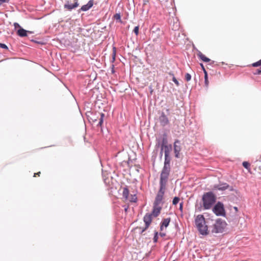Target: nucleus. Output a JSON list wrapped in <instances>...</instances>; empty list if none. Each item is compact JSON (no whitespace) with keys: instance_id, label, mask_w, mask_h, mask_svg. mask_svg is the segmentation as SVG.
<instances>
[{"instance_id":"nucleus-1","label":"nucleus","mask_w":261,"mask_h":261,"mask_svg":"<svg viewBox=\"0 0 261 261\" xmlns=\"http://www.w3.org/2000/svg\"><path fill=\"white\" fill-rule=\"evenodd\" d=\"M196 226L200 234L206 236L208 234V227L205 224V220L203 215H198L195 219Z\"/></svg>"},{"instance_id":"nucleus-2","label":"nucleus","mask_w":261,"mask_h":261,"mask_svg":"<svg viewBox=\"0 0 261 261\" xmlns=\"http://www.w3.org/2000/svg\"><path fill=\"white\" fill-rule=\"evenodd\" d=\"M202 200L204 210L210 209L216 201V196L212 192L204 193L202 195Z\"/></svg>"},{"instance_id":"nucleus-3","label":"nucleus","mask_w":261,"mask_h":261,"mask_svg":"<svg viewBox=\"0 0 261 261\" xmlns=\"http://www.w3.org/2000/svg\"><path fill=\"white\" fill-rule=\"evenodd\" d=\"M227 223L225 220L218 218L216 220L215 223L213 225L212 232L215 233H222Z\"/></svg>"},{"instance_id":"nucleus-4","label":"nucleus","mask_w":261,"mask_h":261,"mask_svg":"<svg viewBox=\"0 0 261 261\" xmlns=\"http://www.w3.org/2000/svg\"><path fill=\"white\" fill-rule=\"evenodd\" d=\"M213 212L217 216L225 217L226 212L222 202L218 201L213 207Z\"/></svg>"},{"instance_id":"nucleus-5","label":"nucleus","mask_w":261,"mask_h":261,"mask_svg":"<svg viewBox=\"0 0 261 261\" xmlns=\"http://www.w3.org/2000/svg\"><path fill=\"white\" fill-rule=\"evenodd\" d=\"M171 170V166L164 165L160 174V180L168 181Z\"/></svg>"},{"instance_id":"nucleus-6","label":"nucleus","mask_w":261,"mask_h":261,"mask_svg":"<svg viewBox=\"0 0 261 261\" xmlns=\"http://www.w3.org/2000/svg\"><path fill=\"white\" fill-rule=\"evenodd\" d=\"M156 141L155 146L158 147L161 146L163 148V146L168 145L167 134L164 133L160 138L156 139Z\"/></svg>"},{"instance_id":"nucleus-7","label":"nucleus","mask_w":261,"mask_h":261,"mask_svg":"<svg viewBox=\"0 0 261 261\" xmlns=\"http://www.w3.org/2000/svg\"><path fill=\"white\" fill-rule=\"evenodd\" d=\"M229 188V185L226 182H220L219 184L214 185L213 190L224 191Z\"/></svg>"},{"instance_id":"nucleus-8","label":"nucleus","mask_w":261,"mask_h":261,"mask_svg":"<svg viewBox=\"0 0 261 261\" xmlns=\"http://www.w3.org/2000/svg\"><path fill=\"white\" fill-rule=\"evenodd\" d=\"M159 121L161 126L165 127L169 124V120L164 112H162L159 117Z\"/></svg>"},{"instance_id":"nucleus-9","label":"nucleus","mask_w":261,"mask_h":261,"mask_svg":"<svg viewBox=\"0 0 261 261\" xmlns=\"http://www.w3.org/2000/svg\"><path fill=\"white\" fill-rule=\"evenodd\" d=\"M177 144H180V141L178 140H176L174 142V152L175 153V157L176 158H179V152L181 150L180 145H178Z\"/></svg>"},{"instance_id":"nucleus-10","label":"nucleus","mask_w":261,"mask_h":261,"mask_svg":"<svg viewBox=\"0 0 261 261\" xmlns=\"http://www.w3.org/2000/svg\"><path fill=\"white\" fill-rule=\"evenodd\" d=\"M160 204H155V202H153V210L150 214H152V216H153L154 217H156L159 216L161 212V210L162 209V207L159 206Z\"/></svg>"},{"instance_id":"nucleus-11","label":"nucleus","mask_w":261,"mask_h":261,"mask_svg":"<svg viewBox=\"0 0 261 261\" xmlns=\"http://www.w3.org/2000/svg\"><path fill=\"white\" fill-rule=\"evenodd\" d=\"M164 194V193L160 192L159 191H158L154 200L155 204H160L161 203H163V199Z\"/></svg>"},{"instance_id":"nucleus-12","label":"nucleus","mask_w":261,"mask_h":261,"mask_svg":"<svg viewBox=\"0 0 261 261\" xmlns=\"http://www.w3.org/2000/svg\"><path fill=\"white\" fill-rule=\"evenodd\" d=\"M143 221L145 223L146 227H149L151 221H152V214L147 213L143 217Z\"/></svg>"},{"instance_id":"nucleus-13","label":"nucleus","mask_w":261,"mask_h":261,"mask_svg":"<svg viewBox=\"0 0 261 261\" xmlns=\"http://www.w3.org/2000/svg\"><path fill=\"white\" fill-rule=\"evenodd\" d=\"M94 0H89L88 3L82 6L81 8V11H87L89 10L93 5Z\"/></svg>"},{"instance_id":"nucleus-14","label":"nucleus","mask_w":261,"mask_h":261,"mask_svg":"<svg viewBox=\"0 0 261 261\" xmlns=\"http://www.w3.org/2000/svg\"><path fill=\"white\" fill-rule=\"evenodd\" d=\"M78 6V0H74V3L73 4L67 3L65 4L64 8L68 10H71L73 9L76 8Z\"/></svg>"},{"instance_id":"nucleus-15","label":"nucleus","mask_w":261,"mask_h":261,"mask_svg":"<svg viewBox=\"0 0 261 261\" xmlns=\"http://www.w3.org/2000/svg\"><path fill=\"white\" fill-rule=\"evenodd\" d=\"M28 32H29V31L25 30V29L20 28L17 30V34L19 37H24L28 36Z\"/></svg>"},{"instance_id":"nucleus-16","label":"nucleus","mask_w":261,"mask_h":261,"mask_svg":"<svg viewBox=\"0 0 261 261\" xmlns=\"http://www.w3.org/2000/svg\"><path fill=\"white\" fill-rule=\"evenodd\" d=\"M167 182V181L160 179V192L165 193Z\"/></svg>"},{"instance_id":"nucleus-17","label":"nucleus","mask_w":261,"mask_h":261,"mask_svg":"<svg viewBox=\"0 0 261 261\" xmlns=\"http://www.w3.org/2000/svg\"><path fill=\"white\" fill-rule=\"evenodd\" d=\"M197 56L199 58V59H200L202 61L204 62H208L211 61V60L208 58L206 57L200 51L198 52Z\"/></svg>"},{"instance_id":"nucleus-18","label":"nucleus","mask_w":261,"mask_h":261,"mask_svg":"<svg viewBox=\"0 0 261 261\" xmlns=\"http://www.w3.org/2000/svg\"><path fill=\"white\" fill-rule=\"evenodd\" d=\"M172 149V146L171 144H168L167 145L163 146V150L164 149L165 155L170 154V153Z\"/></svg>"},{"instance_id":"nucleus-19","label":"nucleus","mask_w":261,"mask_h":261,"mask_svg":"<svg viewBox=\"0 0 261 261\" xmlns=\"http://www.w3.org/2000/svg\"><path fill=\"white\" fill-rule=\"evenodd\" d=\"M171 160V158L170 154L165 155V160H164V165L171 166L170 165Z\"/></svg>"},{"instance_id":"nucleus-20","label":"nucleus","mask_w":261,"mask_h":261,"mask_svg":"<svg viewBox=\"0 0 261 261\" xmlns=\"http://www.w3.org/2000/svg\"><path fill=\"white\" fill-rule=\"evenodd\" d=\"M129 195V190L127 187H125L123 190L122 196L125 199L128 198Z\"/></svg>"},{"instance_id":"nucleus-21","label":"nucleus","mask_w":261,"mask_h":261,"mask_svg":"<svg viewBox=\"0 0 261 261\" xmlns=\"http://www.w3.org/2000/svg\"><path fill=\"white\" fill-rule=\"evenodd\" d=\"M100 116V118H99V122L97 125V126H101L103 122V118L105 116V114L102 113H99Z\"/></svg>"},{"instance_id":"nucleus-22","label":"nucleus","mask_w":261,"mask_h":261,"mask_svg":"<svg viewBox=\"0 0 261 261\" xmlns=\"http://www.w3.org/2000/svg\"><path fill=\"white\" fill-rule=\"evenodd\" d=\"M171 221L170 218H167L166 219H164L163 221L162 222L161 224L165 227H167Z\"/></svg>"},{"instance_id":"nucleus-23","label":"nucleus","mask_w":261,"mask_h":261,"mask_svg":"<svg viewBox=\"0 0 261 261\" xmlns=\"http://www.w3.org/2000/svg\"><path fill=\"white\" fill-rule=\"evenodd\" d=\"M208 74L207 71H205L204 73V85L206 88L208 87Z\"/></svg>"},{"instance_id":"nucleus-24","label":"nucleus","mask_w":261,"mask_h":261,"mask_svg":"<svg viewBox=\"0 0 261 261\" xmlns=\"http://www.w3.org/2000/svg\"><path fill=\"white\" fill-rule=\"evenodd\" d=\"M179 201V198L178 197H174L173 199L172 204L173 205H176Z\"/></svg>"},{"instance_id":"nucleus-25","label":"nucleus","mask_w":261,"mask_h":261,"mask_svg":"<svg viewBox=\"0 0 261 261\" xmlns=\"http://www.w3.org/2000/svg\"><path fill=\"white\" fill-rule=\"evenodd\" d=\"M158 240V232L157 231L154 232V237L153 238V241L154 243H157Z\"/></svg>"},{"instance_id":"nucleus-26","label":"nucleus","mask_w":261,"mask_h":261,"mask_svg":"<svg viewBox=\"0 0 261 261\" xmlns=\"http://www.w3.org/2000/svg\"><path fill=\"white\" fill-rule=\"evenodd\" d=\"M252 66L253 67H258L261 66V59L252 64Z\"/></svg>"},{"instance_id":"nucleus-27","label":"nucleus","mask_w":261,"mask_h":261,"mask_svg":"<svg viewBox=\"0 0 261 261\" xmlns=\"http://www.w3.org/2000/svg\"><path fill=\"white\" fill-rule=\"evenodd\" d=\"M242 165L243 167L246 169H248L250 167V164L247 162H243Z\"/></svg>"},{"instance_id":"nucleus-28","label":"nucleus","mask_w":261,"mask_h":261,"mask_svg":"<svg viewBox=\"0 0 261 261\" xmlns=\"http://www.w3.org/2000/svg\"><path fill=\"white\" fill-rule=\"evenodd\" d=\"M137 196L135 194L134 195H131V198L130 199H129V201L130 202H135L137 201Z\"/></svg>"},{"instance_id":"nucleus-29","label":"nucleus","mask_w":261,"mask_h":261,"mask_svg":"<svg viewBox=\"0 0 261 261\" xmlns=\"http://www.w3.org/2000/svg\"><path fill=\"white\" fill-rule=\"evenodd\" d=\"M114 17L116 20H119L120 22H121V15L120 13H116L114 15Z\"/></svg>"},{"instance_id":"nucleus-30","label":"nucleus","mask_w":261,"mask_h":261,"mask_svg":"<svg viewBox=\"0 0 261 261\" xmlns=\"http://www.w3.org/2000/svg\"><path fill=\"white\" fill-rule=\"evenodd\" d=\"M139 25L136 26L133 30V32L136 34V36L139 34Z\"/></svg>"},{"instance_id":"nucleus-31","label":"nucleus","mask_w":261,"mask_h":261,"mask_svg":"<svg viewBox=\"0 0 261 261\" xmlns=\"http://www.w3.org/2000/svg\"><path fill=\"white\" fill-rule=\"evenodd\" d=\"M185 80L187 82L190 81L191 80V75L190 73H187L185 74Z\"/></svg>"},{"instance_id":"nucleus-32","label":"nucleus","mask_w":261,"mask_h":261,"mask_svg":"<svg viewBox=\"0 0 261 261\" xmlns=\"http://www.w3.org/2000/svg\"><path fill=\"white\" fill-rule=\"evenodd\" d=\"M96 113H91V115L93 117L91 118V119L92 120L93 122H96L97 121V117L96 116Z\"/></svg>"},{"instance_id":"nucleus-33","label":"nucleus","mask_w":261,"mask_h":261,"mask_svg":"<svg viewBox=\"0 0 261 261\" xmlns=\"http://www.w3.org/2000/svg\"><path fill=\"white\" fill-rule=\"evenodd\" d=\"M172 81L176 84L177 86L179 85V83L174 76L172 77Z\"/></svg>"},{"instance_id":"nucleus-34","label":"nucleus","mask_w":261,"mask_h":261,"mask_svg":"<svg viewBox=\"0 0 261 261\" xmlns=\"http://www.w3.org/2000/svg\"><path fill=\"white\" fill-rule=\"evenodd\" d=\"M0 47L4 48V49H8V47L6 44H5L4 43H0Z\"/></svg>"},{"instance_id":"nucleus-35","label":"nucleus","mask_w":261,"mask_h":261,"mask_svg":"<svg viewBox=\"0 0 261 261\" xmlns=\"http://www.w3.org/2000/svg\"><path fill=\"white\" fill-rule=\"evenodd\" d=\"M261 74V67L259 68V69H257L256 70H255V72L254 73V74Z\"/></svg>"},{"instance_id":"nucleus-36","label":"nucleus","mask_w":261,"mask_h":261,"mask_svg":"<svg viewBox=\"0 0 261 261\" xmlns=\"http://www.w3.org/2000/svg\"><path fill=\"white\" fill-rule=\"evenodd\" d=\"M113 49V60H115V55H116V48L115 47H114Z\"/></svg>"},{"instance_id":"nucleus-37","label":"nucleus","mask_w":261,"mask_h":261,"mask_svg":"<svg viewBox=\"0 0 261 261\" xmlns=\"http://www.w3.org/2000/svg\"><path fill=\"white\" fill-rule=\"evenodd\" d=\"M180 211L182 213V210H183V202H181L179 204V208Z\"/></svg>"},{"instance_id":"nucleus-38","label":"nucleus","mask_w":261,"mask_h":261,"mask_svg":"<svg viewBox=\"0 0 261 261\" xmlns=\"http://www.w3.org/2000/svg\"><path fill=\"white\" fill-rule=\"evenodd\" d=\"M9 1L10 0H0V6L3 3H8Z\"/></svg>"},{"instance_id":"nucleus-39","label":"nucleus","mask_w":261,"mask_h":261,"mask_svg":"<svg viewBox=\"0 0 261 261\" xmlns=\"http://www.w3.org/2000/svg\"><path fill=\"white\" fill-rule=\"evenodd\" d=\"M200 66L201 67V68H202V70H203V72H204V73H205V71H206V70H205V68H204V67L203 64L202 63H200Z\"/></svg>"},{"instance_id":"nucleus-40","label":"nucleus","mask_w":261,"mask_h":261,"mask_svg":"<svg viewBox=\"0 0 261 261\" xmlns=\"http://www.w3.org/2000/svg\"><path fill=\"white\" fill-rule=\"evenodd\" d=\"M163 147H161V151H160V158H162V156H163Z\"/></svg>"},{"instance_id":"nucleus-41","label":"nucleus","mask_w":261,"mask_h":261,"mask_svg":"<svg viewBox=\"0 0 261 261\" xmlns=\"http://www.w3.org/2000/svg\"><path fill=\"white\" fill-rule=\"evenodd\" d=\"M148 227H146V225H145L144 228H143L141 230L140 233L142 234Z\"/></svg>"},{"instance_id":"nucleus-42","label":"nucleus","mask_w":261,"mask_h":261,"mask_svg":"<svg viewBox=\"0 0 261 261\" xmlns=\"http://www.w3.org/2000/svg\"><path fill=\"white\" fill-rule=\"evenodd\" d=\"M14 27H15V28H19V29H20V28H21V27H20V25L18 23H17V22H15V23H14Z\"/></svg>"},{"instance_id":"nucleus-43","label":"nucleus","mask_w":261,"mask_h":261,"mask_svg":"<svg viewBox=\"0 0 261 261\" xmlns=\"http://www.w3.org/2000/svg\"><path fill=\"white\" fill-rule=\"evenodd\" d=\"M159 235H160L161 237H165V236H166V234H165V233H164V232H160V233H159Z\"/></svg>"},{"instance_id":"nucleus-44","label":"nucleus","mask_w":261,"mask_h":261,"mask_svg":"<svg viewBox=\"0 0 261 261\" xmlns=\"http://www.w3.org/2000/svg\"><path fill=\"white\" fill-rule=\"evenodd\" d=\"M228 189L229 190V191H233V188L232 187L229 186V188Z\"/></svg>"},{"instance_id":"nucleus-45","label":"nucleus","mask_w":261,"mask_h":261,"mask_svg":"<svg viewBox=\"0 0 261 261\" xmlns=\"http://www.w3.org/2000/svg\"><path fill=\"white\" fill-rule=\"evenodd\" d=\"M163 227H164V226H163L162 224H161V225H160V230H161V231L163 230Z\"/></svg>"},{"instance_id":"nucleus-46","label":"nucleus","mask_w":261,"mask_h":261,"mask_svg":"<svg viewBox=\"0 0 261 261\" xmlns=\"http://www.w3.org/2000/svg\"><path fill=\"white\" fill-rule=\"evenodd\" d=\"M169 74L172 76V77H173V76H174V74L172 72H169Z\"/></svg>"},{"instance_id":"nucleus-47","label":"nucleus","mask_w":261,"mask_h":261,"mask_svg":"<svg viewBox=\"0 0 261 261\" xmlns=\"http://www.w3.org/2000/svg\"><path fill=\"white\" fill-rule=\"evenodd\" d=\"M233 208L235 210V211H238V207H237L234 206V207H233Z\"/></svg>"},{"instance_id":"nucleus-48","label":"nucleus","mask_w":261,"mask_h":261,"mask_svg":"<svg viewBox=\"0 0 261 261\" xmlns=\"http://www.w3.org/2000/svg\"><path fill=\"white\" fill-rule=\"evenodd\" d=\"M40 174V172H38L37 174L35 173L34 176H35L36 174H38V175H39Z\"/></svg>"},{"instance_id":"nucleus-49","label":"nucleus","mask_w":261,"mask_h":261,"mask_svg":"<svg viewBox=\"0 0 261 261\" xmlns=\"http://www.w3.org/2000/svg\"><path fill=\"white\" fill-rule=\"evenodd\" d=\"M32 33H34V32H32V31H29V32H28V34H32Z\"/></svg>"},{"instance_id":"nucleus-50","label":"nucleus","mask_w":261,"mask_h":261,"mask_svg":"<svg viewBox=\"0 0 261 261\" xmlns=\"http://www.w3.org/2000/svg\"><path fill=\"white\" fill-rule=\"evenodd\" d=\"M147 2H148L147 1H144V2H143V5H145V4H146V3H147Z\"/></svg>"},{"instance_id":"nucleus-51","label":"nucleus","mask_w":261,"mask_h":261,"mask_svg":"<svg viewBox=\"0 0 261 261\" xmlns=\"http://www.w3.org/2000/svg\"><path fill=\"white\" fill-rule=\"evenodd\" d=\"M166 111H167V112H169V109H167V110H166Z\"/></svg>"},{"instance_id":"nucleus-52","label":"nucleus","mask_w":261,"mask_h":261,"mask_svg":"<svg viewBox=\"0 0 261 261\" xmlns=\"http://www.w3.org/2000/svg\"><path fill=\"white\" fill-rule=\"evenodd\" d=\"M173 261H174V260H173Z\"/></svg>"}]
</instances>
